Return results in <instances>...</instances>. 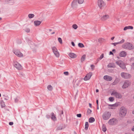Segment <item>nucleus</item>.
I'll return each instance as SVG.
<instances>
[{"label": "nucleus", "instance_id": "obj_1", "mask_svg": "<svg viewBox=\"0 0 134 134\" xmlns=\"http://www.w3.org/2000/svg\"><path fill=\"white\" fill-rule=\"evenodd\" d=\"M97 4L99 9L101 10H104L107 7L106 3L103 0H98Z\"/></svg>", "mask_w": 134, "mask_h": 134}, {"label": "nucleus", "instance_id": "obj_2", "mask_svg": "<svg viewBox=\"0 0 134 134\" xmlns=\"http://www.w3.org/2000/svg\"><path fill=\"white\" fill-rule=\"evenodd\" d=\"M122 47L125 49L131 50L134 48L133 45L127 42L124 44L122 46Z\"/></svg>", "mask_w": 134, "mask_h": 134}, {"label": "nucleus", "instance_id": "obj_3", "mask_svg": "<svg viewBox=\"0 0 134 134\" xmlns=\"http://www.w3.org/2000/svg\"><path fill=\"white\" fill-rule=\"evenodd\" d=\"M127 110L124 107H122L119 109V115L121 117L124 116L127 113Z\"/></svg>", "mask_w": 134, "mask_h": 134}, {"label": "nucleus", "instance_id": "obj_4", "mask_svg": "<svg viewBox=\"0 0 134 134\" xmlns=\"http://www.w3.org/2000/svg\"><path fill=\"white\" fill-rule=\"evenodd\" d=\"M111 95L115 97L116 98L121 99L122 97L121 94L117 92L116 91L114 90L112 92Z\"/></svg>", "mask_w": 134, "mask_h": 134}, {"label": "nucleus", "instance_id": "obj_5", "mask_svg": "<svg viewBox=\"0 0 134 134\" xmlns=\"http://www.w3.org/2000/svg\"><path fill=\"white\" fill-rule=\"evenodd\" d=\"M116 63L117 65L122 69H125V65L124 62L121 60H119L116 62Z\"/></svg>", "mask_w": 134, "mask_h": 134}, {"label": "nucleus", "instance_id": "obj_6", "mask_svg": "<svg viewBox=\"0 0 134 134\" xmlns=\"http://www.w3.org/2000/svg\"><path fill=\"white\" fill-rule=\"evenodd\" d=\"M111 115V114L110 113L106 112L103 114L102 115L103 119L104 120H108L110 117Z\"/></svg>", "mask_w": 134, "mask_h": 134}, {"label": "nucleus", "instance_id": "obj_7", "mask_svg": "<svg viewBox=\"0 0 134 134\" xmlns=\"http://www.w3.org/2000/svg\"><path fill=\"white\" fill-rule=\"evenodd\" d=\"M14 54L17 57H22L23 56V54L18 50H15L14 51Z\"/></svg>", "mask_w": 134, "mask_h": 134}, {"label": "nucleus", "instance_id": "obj_8", "mask_svg": "<svg viewBox=\"0 0 134 134\" xmlns=\"http://www.w3.org/2000/svg\"><path fill=\"white\" fill-rule=\"evenodd\" d=\"M121 75L123 78L126 79L129 78L131 77L129 74L124 72H122L121 73Z\"/></svg>", "mask_w": 134, "mask_h": 134}, {"label": "nucleus", "instance_id": "obj_9", "mask_svg": "<svg viewBox=\"0 0 134 134\" xmlns=\"http://www.w3.org/2000/svg\"><path fill=\"white\" fill-rule=\"evenodd\" d=\"M14 65L18 70H21L22 69L21 65L18 62H14Z\"/></svg>", "mask_w": 134, "mask_h": 134}, {"label": "nucleus", "instance_id": "obj_10", "mask_svg": "<svg viewBox=\"0 0 134 134\" xmlns=\"http://www.w3.org/2000/svg\"><path fill=\"white\" fill-rule=\"evenodd\" d=\"M117 122V120L113 118L109 120L108 122L110 125H112L116 124Z\"/></svg>", "mask_w": 134, "mask_h": 134}, {"label": "nucleus", "instance_id": "obj_11", "mask_svg": "<svg viewBox=\"0 0 134 134\" xmlns=\"http://www.w3.org/2000/svg\"><path fill=\"white\" fill-rule=\"evenodd\" d=\"M92 75V72H89L87 74L84 79L85 81H86L90 79Z\"/></svg>", "mask_w": 134, "mask_h": 134}, {"label": "nucleus", "instance_id": "obj_12", "mask_svg": "<svg viewBox=\"0 0 134 134\" xmlns=\"http://www.w3.org/2000/svg\"><path fill=\"white\" fill-rule=\"evenodd\" d=\"M118 105V104L116 103L114 104L108 105L109 108L111 109H115Z\"/></svg>", "mask_w": 134, "mask_h": 134}, {"label": "nucleus", "instance_id": "obj_13", "mask_svg": "<svg viewBox=\"0 0 134 134\" xmlns=\"http://www.w3.org/2000/svg\"><path fill=\"white\" fill-rule=\"evenodd\" d=\"M130 85V83L129 82L126 81L124 83L122 87L123 89L129 87Z\"/></svg>", "mask_w": 134, "mask_h": 134}, {"label": "nucleus", "instance_id": "obj_14", "mask_svg": "<svg viewBox=\"0 0 134 134\" xmlns=\"http://www.w3.org/2000/svg\"><path fill=\"white\" fill-rule=\"evenodd\" d=\"M109 16L108 15L106 14L103 15L101 18V20L103 21H105L109 19Z\"/></svg>", "mask_w": 134, "mask_h": 134}, {"label": "nucleus", "instance_id": "obj_15", "mask_svg": "<svg viewBox=\"0 0 134 134\" xmlns=\"http://www.w3.org/2000/svg\"><path fill=\"white\" fill-rule=\"evenodd\" d=\"M127 55L126 52L124 51L121 52L119 54V55L121 57H125Z\"/></svg>", "mask_w": 134, "mask_h": 134}, {"label": "nucleus", "instance_id": "obj_16", "mask_svg": "<svg viewBox=\"0 0 134 134\" xmlns=\"http://www.w3.org/2000/svg\"><path fill=\"white\" fill-rule=\"evenodd\" d=\"M104 79L108 81H111L112 79V78L110 76L108 75H105L103 77Z\"/></svg>", "mask_w": 134, "mask_h": 134}, {"label": "nucleus", "instance_id": "obj_17", "mask_svg": "<svg viewBox=\"0 0 134 134\" xmlns=\"http://www.w3.org/2000/svg\"><path fill=\"white\" fill-rule=\"evenodd\" d=\"M42 21L39 20H35L34 22V25L36 26H38L41 23Z\"/></svg>", "mask_w": 134, "mask_h": 134}, {"label": "nucleus", "instance_id": "obj_18", "mask_svg": "<svg viewBox=\"0 0 134 134\" xmlns=\"http://www.w3.org/2000/svg\"><path fill=\"white\" fill-rule=\"evenodd\" d=\"M51 118L53 121H55L57 120V118L55 115L53 113H52L51 114Z\"/></svg>", "mask_w": 134, "mask_h": 134}, {"label": "nucleus", "instance_id": "obj_19", "mask_svg": "<svg viewBox=\"0 0 134 134\" xmlns=\"http://www.w3.org/2000/svg\"><path fill=\"white\" fill-rule=\"evenodd\" d=\"M107 67L110 68H114L116 66L114 63H109L107 65Z\"/></svg>", "mask_w": 134, "mask_h": 134}, {"label": "nucleus", "instance_id": "obj_20", "mask_svg": "<svg viewBox=\"0 0 134 134\" xmlns=\"http://www.w3.org/2000/svg\"><path fill=\"white\" fill-rule=\"evenodd\" d=\"M69 56L71 58H74L75 57V54L73 53H70L68 54Z\"/></svg>", "mask_w": 134, "mask_h": 134}, {"label": "nucleus", "instance_id": "obj_21", "mask_svg": "<svg viewBox=\"0 0 134 134\" xmlns=\"http://www.w3.org/2000/svg\"><path fill=\"white\" fill-rule=\"evenodd\" d=\"M133 26H125L124 28V31H126L127 29H133Z\"/></svg>", "mask_w": 134, "mask_h": 134}, {"label": "nucleus", "instance_id": "obj_22", "mask_svg": "<svg viewBox=\"0 0 134 134\" xmlns=\"http://www.w3.org/2000/svg\"><path fill=\"white\" fill-rule=\"evenodd\" d=\"M124 40L122 39L121 41L117 43H112V44H113L114 46H115L116 45L119 44H121L124 43Z\"/></svg>", "mask_w": 134, "mask_h": 134}, {"label": "nucleus", "instance_id": "obj_23", "mask_svg": "<svg viewBox=\"0 0 134 134\" xmlns=\"http://www.w3.org/2000/svg\"><path fill=\"white\" fill-rule=\"evenodd\" d=\"M55 56L57 58H58L60 56L59 53L58 51L53 52Z\"/></svg>", "mask_w": 134, "mask_h": 134}, {"label": "nucleus", "instance_id": "obj_24", "mask_svg": "<svg viewBox=\"0 0 134 134\" xmlns=\"http://www.w3.org/2000/svg\"><path fill=\"white\" fill-rule=\"evenodd\" d=\"M95 121L94 119L92 117H91L89 119V122L90 123H92Z\"/></svg>", "mask_w": 134, "mask_h": 134}, {"label": "nucleus", "instance_id": "obj_25", "mask_svg": "<svg viewBox=\"0 0 134 134\" xmlns=\"http://www.w3.org/2000/svg\"><path fill=\"white\" fill-rule=\"evenodd\" d=\"M86 55L85 54L83 55L81 58V61L82 62L84 61L86 58Z\"/></svg>", "mask_w": 134, "mask_h": 134}, {"label": "nucleus", "instance_id": "obj_26", "mask_svg": "<svg viewBox=\"0 0 134 134\" xmlns=\"http://www.w3.org/2000/svg\"><path fill=\"white\" fill-rule=\"evenodd\" d=\"M28 17L30 19L32 18L35 16V15L34 14H28Z\"/></svg>", "mask_w": 134, "mask_h": 134}, {"label": "nucleus", "instance_id": "obj_27", "mask_svg": "<svg viewBox=\"0 0 134 134\" xmlns=\"http://www.w3.org/2000/svg\"><path fill=\"white\" fill-rule=\"evenodd\" d=\"M102 130L104 132H105L107 130V129L105 125H103L102 127Z\"/></svg>", "mask_w": 134, "mask_h": 134}, {"label": "nucleus", "instance_id": "obj_28", "mask_svg": "<svg viewBox=\"0 0 134 134\" xmlns=\"http://www.w3.org/2000/svg\"><path fill=\"white\" fill-rule=\"evenodd\" d=\"M47 88L50 91H51L53 89L52 87L50 85H49L48 86Z\"/></svg>", "mask_w": 134, "mask_h": 134}, {"label": "nucleus", "instance_id": "obj_29", "mask_svg": "<svg viewBox=\"0 0 134 134\" xmlns=\"http://www.w3.org/2000/svg\"><path fill=\"white\" fill-rule=\"evenodd\" d=\"M88 123L87 122H86L85 124V129L86 130H87L88 129Z\"/></svg>", "mask_w": 134, "mask_h": 134}, {"label": "nucleus", "instance_id": "obj_30", "mask_svg": "<svg viewBox=\"0 0 134 134\" xmlns=\"http://www.w3.org/2000/svg\"><path fill=\"white\" fill-rule=\"evenodd\" d=\"M52 49L53 51V52H54L56 51H58L57 49L56 48L54 47L53 46L52 47Z\"/></svg>", "mask_w": 134, "mask_h": 134}, {"label": "nucleus", "instance_id": "obj_31", "mask_svg": "<svg viewBox=\"0 0 134 134\" xmlns=\"http://www.w3.org/2000/svg\"><path fill=\"white\" fill-rule=\"evenodd\" d=\"M1 105L2 108H3L5 107V105L4 102L3 101H1Z\"/></svg>", "mask_w": 134, "mask_h": 134}, {"label": "nucleus", "instance_id": "obj_32", "mask_svg": "<svg viewBox=\"0 0 134 134\" xmlns=\"http://www.w3.org/2000/svg\"><path fill=\"white\" fill-rule=\"evenodd\" d=\"M78 46L80 48H83L84 47V45L82 43H79L78 44Z\"/></svg>", "mask_w": 134, "mask_h": 134}, {"label": "nucleus", "instance_id": "obj_33", "mask_svg": "<svg viewBox=\"0 0 134 134\" xmlns=\"http://www.w3.org/2000/svg\"><path fill=\"white\" fill-rule=\"evenodd\" d=\"M58 40L59 43L62 44L63 43L62 41V38L60 37H59L58 38Z\"/></svg>", "mask_w": 134, "mask_h": 134}, {"label": "nucleus", "instance_id": "obj_34", "mask_svg": "<svg viewBox=\"0 0 134 134\" xmlns=\"http://www.w3.org/2000/svg\"><path fill=\"white\" fill-rule=\"evenodd\" d=\"M103 54H102L100 55L99 58H98L97 59V60H98V61L99 60H101L102 58H103Z\"/></svg>", "mask_w": 134, "mask_h": 134}, {"label": "nucleus", "instance_id": "obj_35", "mask_svg": "<svg viewBox=\"0 0 134 134\" xmlns=\"http://www.w3.org/2000/svg\"><path fill=\"white\" fill-rule=\"evenodd\" d=\"M75 1H74L72 2V7L73 8H75Z\"/></svg>", "mask_w": 134, "mask_h": 134}, {"label": "nucleus", "instance_id": "obj_36", "mask_svg": "<svg viewBox=\"0 0 134 134\" xmlns=\"http://www.w3.org/2000/svg\"><path fill=\"white\" fill-rule=\"evenodd\" d=\"M109 100L111 102H113L114 100V98L113 97H110L109 98Z\"/></svg>", "mask_w": 134, "mask_h": 134}, {"label": "nucleus", "instance_id": "obj_37", "mask_svg": "<svg viewBox=\"0 0 134 134\" xmlns=\"http://www.w3.org/2000/svg\"><path fill=\"white\" fill-rule=\"evenodd\" d=\"M19 99V98L18 97H17L15 99V103H17L18 102Z\"/></svg>", "mask_w": 134, "mask_h": 134}, {"label": "nucleus", "instance_id": "obj_38", "mask_svg": "<svg viewBox=\"0 0 134 134\" xmlns=\"http://www.w3.org/2000/svg\"><path fill=\"white\" fill-rule=\"evenodd\" d=\"M30 29H29V28H26L25 30V31L27 33L29 32H30Z\"/></svg>", "mask_w": 134, "mask_h": 134}, {"label": "nucleus", "instance_id": "obj_39", "mask_svg": "<svg viewBox=\"0 0 134 134\" xmlns=\"http://www.w3.org/2000/svg\"><path fill=\"white\" fill-rule=\"evenodd\" d=\"M92 112L91 110L90 109H88L87 110V113L88 114H90Z\"/></svg>", "mask_w": 134, "mask_h": 134}, {"label": "nucleus", "instance_id": "obj_40", "mask_svg": "<svg viewBox=\"0 0 134 134\" xmlns=\"http://www.w3.org/2000/svg\"><path fill=\"white\" fill-rule=\"evenodd\" d=\"M4 98L5 100H7L9 99V97L8 96H4Z\"/></svg>", "mask_w": 134, "mask_h": 134}, {"label": "nucleus", "instance_id": "obj_41", "mask_svg": "<svg viewBox=\"0 0 134 134\" xmlns=\"http://www.w3.org/2000/svg\"><path fill=\"white\" fill-rule=\"evenodd\" d=\"M64 74L66 76L68 75L69 74V72L68 71H65L64 72Z\"/></svg>", "mask_w": 134, "mask_h": 134}, {"label": "nucleus", "instance_id": "obj_42", "mask_svg": "<svg viewBox=\"0 0 134 134\" xmlns=\"http://www.w3.org/2000/svg\"><path fill=\"white\" fill-rule=\"evenodd\" d=\"M91 68L92 70H93L94 68V66L93 65H91Z\"/></svg>", "mask_w": 134, "mask_h": 134}, {"label": "nucleus", "instance_id": "obj_43", "mask_svg": "<svg viewBox=\"0 0 134 134\" xmlns=\"http://www.w3.org/2000/svg\"><path fill=\"white\" fill-rule=\"evenodd\" d=\"M76 115L77 117L80 118L81 117V115L80 114H77Z\"/></svg>", "mask_w": 134, "mask_h": 134}, {"label": "nucleus", "instance_id": "obj_44", "mask_svg": "<svg viewBox=\"0 0 134 134\" xmlns=\"http://www.w3.org/2000/svg\"><path fill=\"white\" fill-rule=\"evenodd\" d=\"M13 124V122H10L9 123V125H12Z\"/></svg>", "mask_w": 134, "mask_h": 134}, {"label": "nucleus", "instance_id": "obj_45", "mask_svg": "<svg viewBox=\"0 0 134 134\" xmlns=\"http://www.w3.org/2000/svg\"><path fill=\"white\" fill-rule=\"evenodd\" d=\"M131 67L132 68L134 69V63H133L131 65Z\"/></svg>", "mask_w": 134, "mask_h": 134}, {"label": "nucleus", "instance_id": "obj_46", "mask_svg": "<svg viewBox=\"0 0 134 134\" xmlns=\"http://www.w3.org/2000/svg\"><path fill=\"white\" fill-rule=\"evenodd\" d=\"M72 26V27L74 29H75V24L73 25Z\"/></svg>", "mask_w": 134, "mask_h": 134}, {"label": "nucleus", "instance_id": "obj_47", "mask_svg": "<svg viewBox=\"0 0 134 134\" xmlns=\"http://www.w3.org/2000/svg\"><path fill=\"white\" fill-rule=\"evenodd\" d=\"M109 55H114V54L112 52L110 51L109 52Z\"/></svg>", "mask_w": 134, "mask_h": 134}, {"label": "nucleus", "instance_id": "obj_48", "mask_svg": "<svg viewBox=\"0 0 134 134\" xmlns=\"http://www.w3.org/2000/svg\"><path fill=\"white\" fill-rule=\"evenodd\" d=\"M71 43L72 45L73 46H75V44H74V43L73 42H72Z\"/></svg>", "mask_w": 134, "mask_h": 134}, {"label": "nucleus", "instance_id": "obj_49", "mask_svg": "<svg viewBox=\"0 0 134 134\" xmlns=\"http://www.w3.org/2000/svg\"><path fill=\"white\" fill-rule=\"evenodd\" d=\"M46 117L48 119L49 118L50 116L49 115H46Z\"/></svg>", "mask_w": 134, "mask_h": 134}, {"label": "nucleus", "instance_id": "obj_50", "mask_svg": "<svg viewBox=\"0 0 134 134\" xmlns=\"http://www.w3.org/2000/svg\"><path fill=\"white\" fill-rule=\"evenodd\" d=\"M134 132V126H133L132 128L131 129Z\"/></svg>", "mask_w": 134, "mask_h": 134}, {"label": "nucleus", "instance_id": "obj_51", "mask_svg": "<svg viewBox=\"0 0 134 134\" xmlns=\"http://www.w3.org/2000/svg\"><path fill=\"white\" fill-rule=\"evenodd\" d=\"M11 0H5V2L7 3H8V2L10 1Z\"/></svg>", "mask_w": 134, "mask_h": 134}, {"label": "nucleus", "instance_id": "obj_52", "mask_svg": "<svg viewBox=\"0 0 134 134\" xmlns=\"http://www.w3.org/2000/svg\"><path fill=\"white\" fill-rule=\"evenodd\" d=\"M89 106L90 107V108H91L92 107V105H91V104L90 103H89Z\"/></svg>", "mask_w": 134, "mask_h": 134}, {"label": "nucleus", "instance_id": "obj_53", "mask_svg": "<svg viewBox=\"0 0 134 134\" xmlns=\"http://www.w3.org/2000/svg\"><path fill=\"white\" fill-rule=\"evenodd\" d=\"M114 38V37H112L111 38V39L112 40H113Z\"/></svg>", "mask_w": 134, "mask_h": 134}, {"label": "nucleus", "instance_id": "obj_54", "mask_svg": "<svg viewBox=\"0 0 134 134\" xmlns=\"http://www.w3.org/2000/svg\"><path fill=\"white\" fill-rule=\"evenodd\" d=\"M112 51L113 52H115V49H113L112 50Z\"/></svg>", "mask_w": 134, "mask_h": 134}, {"label": "nucleus", "instance_id": "obj_55", "mask_svg": "<svg viewBox=\"0 0 134 134\" xmlns=\"http://www.w3.org/2000/svg\"><path fill=\"white\" fill-rule=\"evenodd\" d=\"M96 103H97V105L98 106V100H97L96 101Z\"/></svg>", "mask_w": 134, "mask_h": 134}, {"label": "nucleus", "instance_id": "obj_56", "mask_svg": "<svg viewBox=\"0 0 134 134\" xmlns=\"http://www.w3.org/2000/svg\"><path fill=\"white\" fill-rule=\"evenodd\" d=\"M99 91V90L98 89H97L96 90V92H98Z\"/></svg>", "mask_w": 134, "mask_h": 134}, {"label": "nucleus", "instance_id": "obj_57", "mask_svg": "<svg viewBox=\"0 0 134 134\" xmlns=\"http://www.w3.org/2000/svg\"><path fill=\"white\" fill-rule=\"evenodd\" d=\"M63 111H61V113L62 114H63Z\"/></svg>", "mask_w": 134, "mask_h": 134}, {"label": "nucleus", "instance_id": "obj_58", "mask_svg": "<svg viewBox=\"0 0 134 134\" xmlns=\"http://www.w3.org/2000/svg\"><path fill=\"white\" fill-rule=\"evenodd\" d=\"M132 113L134 114V110L132 111Z\"/></svg>", "mask_w": 134, "mask_h": 134}, {"label": "nucleus", "instance_id": "obj_59", "mask_svg": "<svg viewBox=\"0 0 134 134\" xmlns=\"http://www.w3.org/2000/svg\"><path fill=\"white\" fill-rule=\"evenodd\" d=\"M97 109H99L98 105V106L97 105Z\"/></svg>", "mask_w": 134, "mask_h": 134}, {"label": "nucleus", "instance_id": "obj_60", "mask_svg": "<svg viewBox=\"0 0 134 134\" xmlns=\"http://www.w3.org/2000/svg\"><path fill=\"white\" fill-rule=\"evenodd\" d=\"M76 29H77V26L76 25Z\"/></svg>", "mask_w": 134, "mask_h": 134}, {"label": "nucleus", "instance_id": "obj_61", "mask_svg": "<svg viewBox=\"0 0 134 134\" xmlns=\"http://www.w3.org/2000/svg\"><path fill=\"white\" fill-rule=\"evenodd\" d=\"M107 1H110L111 0H106Z\"/></svg>", "mask_w": 134, "mask_h": 134}, {"label": "nucleus", "instance_id": "obj_62", "mask_svg": "<svg viewBox=\"0 0 134 134\" xmlns=\"http://www.w3.org/2000/svg\"><path fill=\"white\" fill-rule=\"evenodd\" d=\"M1 94L0 93V97H1Z\"/></svg>", "mask_w": 134, "mask_h": 134}, {"label": "nucleus", "instance_id": "obj_63", "mask_svg": "<svg viewBox=\"0 0 134 134\" xmlns=\"http://www.w3.org/2000/svg\"><path fill=\"white\" fill-rule=\"evenodd\" d=\"M54 32H53V33H52V34H54Z\"/></svg>", "mask_w": 134, "mask_h": 134}, {"label": "nucleus", "instance_id": "obj_64", "mask_svg": "<svg viewBox=\"0 0 134 134\" xmlns=\"http://www.w3.org/2000/svg\"><path fill=\"white\" fill-rule=\"evenodd\" d=\"M133 98L134 99V95L133 96Z\"/></svg>", "mask_w": 134, "mask_h": 134}]
</instances>
